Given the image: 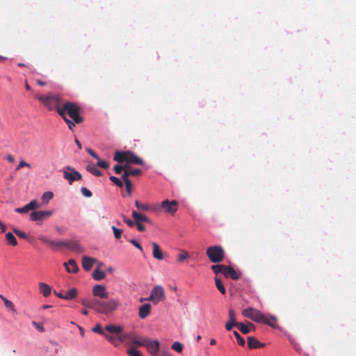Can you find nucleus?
I'll return each mask as SVG.
<instances>
[{
	"label": "nucleus",
	"instance_id": "nucleus-35",
	"mask_svg": "<svg viewBox=\"0 0 356 356\" xmlns=\"http://www.w3.org/2000/svg\"><path fill=\"white\" fill-rule=\"evenodd\" d=\"M54 197V194L52 192H50V191H47V192H44L42 197H41V200H42L43 202L44 203H48L49 201L50 200H51Z\"/></svg>",
	"mask_w": 356,
	"mask_h": 356
},
{
	"label": "nucleus",
	"instance_id": "nucleus-3",
	"mask_svg": "<svg viewBox=\"0 0 356 356\" xmlns=\"http://www.w3.org/2000/svg\"><path fill=\"white\" fill-rule=\"evenodd\" d=\"M114 160L120 163L123 162L136 165H143L145 163L142 159L129 151L116 152L114 155Z\"/></svg>",
	"mask_w": 356,
	"mask_h": 356
},
{
	"label": "nucleus",
	"instance_id": "nucleus-37",
	"mask_svg": "<svg viewBox=\"0 0 356 356\" xmlns=\"http://www.w3.org/2000/svg\"><path fill=\"white\" fill-rule=\"evenodd\" d=\"M109 342H111L113 346H118V339L115 338L114 336L113 335H110V334H108L107 333L105 334V335L104 336Z\"/></svg>",
	"mask_w": 356,
	"mask_h": 356
},
{
	"label": "nucleus",
	"instance_id": "nucleus-13",
	"mask_svg": "<svg viewBox=\"0 0 356 356\" xmlns=\"http://www.w3.org/2000/svg\"><path fill=\"white\" fill-rule=\"evenodd\" d=\"M53 214L51 211H33L30 214V219L32 221L42 220Z\"/></svg>",
	"mask_w": 356,
	"mask_h": 356
},
{
	"label": "nucleus",
	"instance_id": "nucleus-45",
	"mask_svg": "<svg viewBox=\"0 0 356 356\" xmlns=\"http://www.w3.org/2000/svg\"><path fill=\"white\" fill-rule=\"evenodd\" d=\"M240 323L238 322H233V321H227L225 324V329L227 331H230L233 327H238V325Z\"/></svg>",
	"mask_w": 356,
	"mask_h": 356
},
{
	"label": "nucleus",
	"instance_id": "nucleus-6",
	"mask_svg": "<svg viewBox=\"0 0 356 356\" xmlns=\"http://www.w3.org/2000/svg\"><path fill=\"white\" fill-rule=\"evenodd\" d=\"M252 321L259 323H264L272 327H275L277 318L274 316H266L260 311L255 309Z\"/></svg>",
	"mask_w": 356,
	"mask_h": 356
},
{
	"label": "nucleus",
	"instance_id": "nucleus-24",
	"mask_svg": "<svg viewBox=\"0 0 356 356\" xmlns=\"http://www.w3.org/2000/svg\"><path fill=\"white\" fill-rule=\"evenodd\" d=\"M39 289L40 293L44 296L48 297L51 291V287L44 282H40L39 283Z\"/></svg>",
	"mask_w": 356,
	"mask_h": 356
},
{
	"label": "nucleus",
	"instance_id": "nucleus-46",
	"mask_svg": "<svg viewBox=\"0 0 356 356\" xmlns=\"http://www.w3.org/2000/svg\"><path fill=\"white\" fill-rule=\"evenodd\" d=\"M233 334H234V337H236V339H237L238 343L241 346H245V340L241 337V335L238 334V332L237 331H234Z\"/></svg>",
	"mask_w": 356,
	"mask_h": 356
},
{
	"label": "nucleus",
	"instance_id": "nucleus-8",
	"mask_svg": "<svg viewBox=\"0 0 356 356\" xmlns=\"http://www.w3.org/2000/svg\"><path fill=\"white\" fill-rule=\"evenodd\" d=\"M63 178L68 181L70 184L73 181L82 179V175L76 170L67 165L66 170L63 171Z\"/></svg>",
	"mask_w": 356,
	"mask_h": 356
},
{
	"label": "nucleus",
	"instance_id": "nucleus-19",
	"mask_svg": "<svg viewBox=\"0 0 356 356\" xmlns=\"http://www.w3.org/2000/svg\"><path fill=\"white\" fill-rule=\"evenodd\" d=\"M248 346L250 349L263 348L265 344L259 342L256 338L253 337H248Z\"/></svg>",
	"mask_w": 356,
	"mask_h": 356
},
{
	"label": "nucleus",
	"instance_id": "nucleus-1",
	"mask_svg": "<svg viewBox=\"0 0 356 356\" xmlns=\"http://www.w3.org/2000/svg\"><path fill=\"white\" fill-rule=\"evenodd\" d=\"M80 107L78 104L71 102H63L61 108L58 109V114L64 120L70 130H73L76 124H81L83 118L79 115Z\"/></svg>",
	"mask_w": 356,
	"mask_h": 356
},
{
	"label": "nucleus",
	"instance_id": "nucleus-53",
	"mask_svg": "<svg viewBox=\"0 0 356 356\" xmlns=\"http://www.w3.org/2000/svg\"><path fill=\"white\" fill-rule=\"evenodd\" d=\"M129 334H122V332L120 334L117 335V339L119 342L122 343L126 339H128Z\"/></svg>",
	"mask_w": 356,
	"mask_h": 356
},
{
	"label": "nucleus",
	"instance_id": "nucleus-31",
	"mask_svg": "<svg viewBox=\"0 0 356 356\" xmlns=\"http://www.w3.org/2000/svg\"><path fill=\"white\" fill-rule=\"evenodd\" d=\"M0 298L3 301L4 305L7 309H10L13 312L16 311L15 308V305L11 301H10L9 300H8L6 298L3 297L1 294H0Z\"/></svg>",
	"mask_w": 356,
	"mask_h": 356
},
{
	"label": "nucleus",
	"instance_id": "nucleus-18",
	"mask_svg": "<svg viewBox=\"0 0 356 356\" xmlns=\"http://www.w3.org/2000/svg\"><path fill=\"white\" fill-rule=\"evenodd\" d=\"M151 305L146 303L141 305L138 309V316L141 319L147 318L151 312Z\"/></svg>",
	"mask_w": 356,
	"mask_h": 356
},
{
	"label": "nucleus",
	"instance_id": "nucleus-10",
	"mask_svg": "<svg viewBox=\"0 0 356 356\" xmlns=\"http://www.w3.org/2000/svg\"><path fill=\"white\" fill-rule=\"evenodd\" d=\"M143 346L147 348L149 353L152 356H158L160 353V343L158 340L150 341L149 339H147Z\"/></svg>",
	"mask_w": 356,
	"mask_h": 356
},
{
	"label": "nucleus",
	"instance_id": "nucleus-54",
	"mask_svg": "<svg viewBox=\"0 0 356 356\" xmlns=\"http://www.w3.org/2000/svg\"><path fill=\"white\" fill-rule=\"evenodd\" d=\"M129 242L135 246L136 248H138L141 252H143V249L142 246L139 244V243L136 241L135 239H131Z\"/></svg>",
	"mask_w": 356,
	"mask_h": 356
},
{
	"label": "nucleus",
	"instance_id": "nucleus-28",
	"mask_svg": "<svg viewBox=\"0 0 356 356\" xmlns=\"http://www.w3.org/2000/svg\"><path fill=\"white\" fill-rule=\"evenodd\" d=\"M288 339L296 351L298 353H300L302 351L300 344L292 336L288 335Z\"/></svg>",
	"mask_w": 356,
	"mask_h": 356
},
{
	"label": "nucleus",
	"instance_id": "nucleus-42",
	"mask_svg": "<svg viewBox=\"0 0 356 356\" xmlns=\"http://www.w3.org/2000/svg\"><path fill=\"white\" fill-rule=\"evenodd\" d=\"M92 332H95V333H97V334H99L102 336H104L105 334L106 333L105 332V330H104L102 327V326L100 325V324H97L92 329Z\"/></svg>",
	"mask_w": 356,
	"mask_h": 356
},
{
	"label": "nucleus",
	"instance_id": "nucleus-63",
	"mask_svg": "<svg viewBox=\"0 0 356 356\" xmlns=\"http://www.w3.org/2000/svg\"><path fill=\"white\" fill-rule=\"evenodd\" d=\"M39 240L42 242H43L44 243L47 244V245H49V241L50 239H49L47 236H40L39 237Z\"/></svg>",
	"mask_w": 356,
	"mask_h": 356
},
{
	"label": "nucleus",
	"instance_id": "nucleus-11",
	"mask_svg": "<svg viewBox=\"0 0 356 356\" xmlns=\"http://www.w3.org/2000/svg\"><path fill=\"white\" fill-rule=\"evenodd\" d=\"M92 294L94 296L99 297L102 299L108 298V293L105 286L102 284H96L92 288Z\"/></svg>",
	"mask_w": 356,
	"mask_h": 356
},
{
	"label": "nucleus",
	"instance_id": "nucleus-61",
	"mask_svg": "<svg viewBox=\"0 0 356 356\" xmlns=\"http://www.w3.org/2000/svg\"><path fill=\"white\" fill-rule=\"evenodd\" d=\"M87 152L93 158L96 159L97 160L99 159V156L92 149L88 148Z\"/></svg>",
	"mask_w": 356,
	"mask_h": 356
},
{
	"label": "nucleus",
	"instance_id": "nucleus-48",
	"mask_svg": "<svg viewBox=\"0 0 356 356\" xmlns=\"http://www.w3.org/2000/svg\"><path fill=\"white\" fill-rule=\"evenodd\" d=\"M112 230L113 231L114 236L116 239L120 238L122 233V230L115 227V226L111 227Z\"/></svg>",
	"mask_w": 356,
	"mask_h": 356
},
{
	"label": "nucleus",
	"instance_id": "nucleus-29",
	"mask_svg": "<svg viewBox=\"0 0 356 356\" xmlns=\"http://www.w3.org/2000/svg\"><path fill=\"white\" fill-rule=\"evenodd\" d=\"M105 276L106 273L98 268H96L92 273L93 279L98 281L103 280Z\"/></svg>",
	"mask_w": 356,
	"mask_h": 356
},
{
	"label": "nucleus",
	"instance_id": "nucleus-2",
	"mask_svg": "<svg viewBox=\"0 0 356 356\" xmlns=\"http://www.w3.org/2000/svg\"><path fill=\"white\" fill-rule=\"evenodd\" d=\"M36 98L49 111L60 109L63 104V99L59 94L49 93L47 95H37Z\"/></svg>",
	"mask_w": 356,
	"mask_h": 356
},
{
	"label": "nucleus",
	"instance_id": "nucleus-16",
	"mask_svg": "<svg viewBox=\"0 0 356 356\" xmlns=\"http://www.w3.org/2000/svg\"><path fill=\"white\" fill-rule=\"evenodd\" d=\"M104 330L113 334H120L124 331V327L120 325L108 324L104 327Z\"/></svg>",
	"mask_w": 356,
	"mask_h": 356
},
{
	"label": "nucleus",
	"instance_id": "nucleus-23",
	"mask_svg": "<svg viewBox=\"0 0 356 356\" xmlns=\"http://www.w3.org/2000/svg\"><path fill=\"white\" fill-rule=\"evenodd\" d=\"M132 217L134 218L135 222H146L147 223H151V220L147 216L143 214L139 213L135 211L132 212Z\"/></svg>",
	"mask_w": 356,
	"mask_h": 356
},
{
	"label": "nucleus",
	"instance_id": "nucleus-51",
	"mask_svg": "<svg viewBox=\"0 0 356 356\" xmlns=\"http://www.w3.org/2000/svg\"><path fill=\"white\" fill-rule=\"evenodd\" d=\"M81 192L82 195L86 197H90L92 195V192L85 187H82L81 188Z\"/></svg>",
	"mask_w": 356,
	"mask_h": 356
},
{
	"label": "nucleus",
	"instance_id": "nucleus-15",
	"mask_svg": "<svg viewBox=\"0 0 356 356\" xmlns=\"http://www.w3.org/2000/svg\"><path fill=\"white\" fill-rule=\"evenodd\" d=\"M63 246L67 247L70 250L74 251L77 253H81L84 251L83 248L76 241H69L64 242V244Z\"/></svg>",
	"mask_w": 356,
	"mask_h": 356
},
{
	"label": "nucleus",
	"instance_id": "nucleus-47",
	"mask_svg": "<svg viewBox=\"0 0 356 356\" xmlns=\"http://www.w3.org/2000/svg\"><path fill=\"white\" fill-rule=\"evenodd\" d=\"M29 209L31 210H35L40 207V204L36 200H31L29 204H27Z\"/></svg>",
	"mask_w": 356,
	"mask_h": 356
},
{
	"label": "nucleus",
	"instance_id": "nucleus-21",
	"mask_svg": "<svg viewBox=\"0 0 356 356\" xmlns=\"http://www.w3.org/2000/svg\"><path fill=\"white\" fill-rule=\"evenodd\" d=\"M238 329L244 334H247L250 332L251 330H255V326L250 322H248V324L240 323Z\"/></svg>",
	"mask_w": 356,
	"mask_h": 356
},
{
	"label": "nucleus",
	"instance_id": "nucleus-22",
	"mask_svg": "<svg viewBox=\"0 0 356 356\" xmlns=\"http://www.w3.org/2000/svg\"><path fill=\"white\" fill-rule=\"evenodd\" d=\"M153 247L152 254L153 257L158 260H162L163 259V252L159 247V245L156 242L152 243Z\"/></svg>",
	"mask_w": 356,
	"mask_h": 356
},
{
	"label": "nucleus",
	"instance_id": "nucleus-55",
	"mask_svg": "<svg viewBox=\"0 0 356 356\" xmlns=\"http://www.w3.org/2000/svg\"><path fill=\"white\" fill-rule=\"evenodd\" d=\"M130 175H131L130 170H123V174L122 175V178L123 181H125V180H130L129 179V177Z\"/></svg>",
	"mask_w": 356,
	"mask_h": 356
},
{
	"label": "nucleus",
	"instance_id": "nucleus-20",
	"mask_svg": "<svg viewBox=\"0 0 356 356\" xmlns=\"http://www.w3.org/2000/svg\"><path fill=\"white\" fill-rule=\"evenodd\" d=\"M65 266L68 273H76L79 270L74 259H70L67 263H65Z\"/></svg>",
	"mask_w": 356,
	"mask_h": 356
},
{
	"label": "nucleus",
	"instance_id": "nucleus-34",
	"mask_svg": "<svg viewBox=\"0 0 356 356\" xmlns=\"http://www.w3.org/2000/svg\"><path fill=\"white\" fill-rule=\"evenodd\" d=\"M254 310L255 309L252 308V307H248V309H244L242 312V314L246 317V318H250L251 320H252L253 317H254Z\"/></svg>",
	"mask_w": 356,
	"mask_h": 356
},
{
	"label": "nucleus",
	"instance_id": "nucleus-25",
	"mask_svg": "<svg viewBox=\"0 0 356 356\" xmlns=\"http://www.w3.org/2000/svg\"><path fill=\"white\" fill-rule=\"evenodd\" d=\"M86 170L90 172L92 175L96 177H100L102 175V172L97 168V167L92 163H90L86 166Z\"/></svg>",
	"mask_w": 356,
	"mask_h": 356
},
{
	"label": "nucleus",
	"instance_id": "nucleus-39",
	"mask_svg": "<svg viewBox=\"0 0 356 356\" xmlns=\"http://www.w3.org/2000/svg\"><path fill=\"white\" fill-rule=\"evenodd\" d=\"M127 353L129 356H142L141 353L134 347L129 348L127 350Z\"/></svg>",
	"mask_w": 356,
	"mask_h": 356
},
{
	"label": "nucleus",
	"instance_id": "nucleus-52",
	"mask_svg": "<svg viewBox=\"0 0 356 356\" xmlns=\"http://www.w3.org/2000/svg\"><path fill=\"white\" fill-rule=\"evenodd\" d=\"M29 211H31V209H29L28 204L24 206L23 207L17 208V209H15V211L17 212V213H27Z\"/></svg>",
	"mask_w": 356,
	"mask_h": 356
},
{
	"label": "nucleus",
	"instance_id": "nucleus-33",
	"mask_svg": "<svg viewBox=\"0 0 356 356\" xmlns=\"http://www.w3.org/2000/svg\"><path fill=\"white\" fill-rule=\"evenodd\" d=\"M211 268L216 274V275L218 273L223 274V271L225 268V265H222V264L213 265V266H211Z\"/></svg>",
	"mask_w": 356,
	"mask_h": 356
},
{
	"label": "nucleus",
	"instance_id": "nucleus-62",
	"mask_svg": "<svg viewBox=\"0 0 356 356\" xmlns=\"http://www.w3.org/2000/svg\"><path fill=\"white\" fill-rule=\"evenodd\" d=\"M135 224L138 231L143 232L145 230V226L142 224V222H135Z\"/></svg>",
	"mask_w": 356,
	"mask_h": 356
},
{
	"label": "nucleus",
	"instance_id": "nucleus-9",
	"mask_svg": "<svg viewBox=\"0 0 356 356\" xmlns=\"http://www.w3.org/2000/svg\"><path fill=\"white\" fill-rule=\"evenodd\" d=\"M160 209L165 213L174 215L178 209V202L176 200H163L160 205Z\"/></svg>",
	"mask_w": 356,
	"mask_h": 356
},
{
	"label": "nucleus",
	"instance_id": "nucleus-50",
	"mask_svg": "<svg viewBox=\"0 0 356 356\" xmlns=\"http://www.w3.org/2000/svg\"><path fill=\"white\" fill-rule=\"evenodd\" d=\"M124 182V184H125V188H126V191L127 192L128 194H131V191H132V183L130 180H125Z\"/></svg>",
	"mask_w": 356,
	"mask_h": 356
},
{
	"label": "nucleus",
	"instance_id": "nucleus-58",
	"mask_svg": "<svg viewBox=\"0 0 356 356\" xmlns=\"http://www.w3.org/2000/svg\"><path fill=\"white\" fill-rule=\"evenodd\" d=\"M142 173V171L140 169L138 168H134L130 170V174L131 176H138Z\"/></svg>",
	"mask_w": 356,
	"mask_h": 356
},
{
	"label": "nucleus",
	"instance_id": "nucleus-12",
	"mask_svg": "<svg viewBox=\"0 0 356 356\" xmlns=\"http://www.w3.org/2000/svg\"><path fill=\"white\" fill-rule=\"evenodd\" d=\"M147 339L141 335H138L134 332L129 333L127 344H133L139 346H143Z\"/></svg>",
	"mask_w": 356,
	"mask_h": 356
},
{
	"label": "nucleus",
	"instance_id": "nucleus-60",
	"mask_svg": "<svg viewBox=\"0 0 356 356\" xmlns=\"http://www.w3.org/2000/svg\"><path fill=\"white\" fill-rule=\"evenodd\" d=\"M229 321H233V322H236V316H235V313H234V311L233 309H230L229 311Z\"/></svg>",
	"mask_w": 356,
	"mask_h": 356
},
{
	"label": "nucleus",
	"instance_id": "nucleus-56",
	"mask_svg": "<svg viewBox=\"0 0 356 356\" xmlns=\"http://www.w3.org/2000/svg\"><path fill=\"white\" fill-rule=\"evenodd\" d=\"M24 167L30 168L31 165L24 161H21L19 162V165H17V167L16 168V170H19V169H21L22 168H24Z\"/></svg>",
	"mask_w": 356,
	"mask_h": 356
},
{
	"label": "nucleus",
	"instance_id": "nucleus-5",
	"mask_svg": "<svg viewBox=\"0 0 356 356\" xmlns=\"http://www.w3.org/2000/svg\"><path fill=\"white\" fill-rule=\"evenodd\" d=\"M146 300L152 302L154 305H157L160 302L164 301L165 300L164 288L161 285L153 287L150 291L149 297Z\"/></svg>",
	"mask_w": 356,
	"mask_h": 356
},
{
	"label": "nucleus",
	"instance_id": "nucleus-4",
	"mask_svg": "<svg viewBox=\"0 0 356 356\" xmlns=\"http://www.w3.org/2000/svg\"><path fill=\"white\" fill-rule=\"evenodd\" d=\"M225 251L220 245L209 247L207 249V255L213 263H219L225 258Z\"/></svg>",
	"mask_w": 356,
	"mask_h": 356
},
{
	"label": "nucleus",
	"instance_id": "nucleus-49",
	"mask_svg": "<svg viewBox=\"0 0 356 356\" xmlns=\"http://www.w3.org/2000/svg\"><path fill=\"white\" fill-rule=\"evenodd\" d=\"M97 165L98 167L102 168L104 169H108L109 168L108 162L106 161H102L100 159V158H99V159H97Z\"/></svg>",
	"mask_w": 356,
	"mask_h": 356
},
{
	"label": "nucleus",
	"instance_id": "nucleus-59",
	"mask_svg": "<svg viewBox=\"0 0 356 356\" xmlns=\"http://www.w3.org/2000/svg\"><path fill=\"white\" fill-rule=\"evenodd\" d=\"M123 217V221L127 224V225L130 227H133L135 224V221H132L131 220L127 218L126 216H122Z\"/></svg>",
	"mask_w": 356,
	"mask_h": 356
},
{
	"label": "nucleus",
	"instance_id": "nucleus-40",
	"mask_svg": "<svg viewBox=\"0 0 356 356\" xmlns=\"http://www.w3.org/2000/svg\"><path fill=\"white\" fill-rule=\"evenodd\" d=\"M189 257L188 253L185 250H181V252L179 254L177 260L179 262H182L185 259H188Z\"/></svg>",
	"mask_w": 356,
	"mask_h": 356
},
{
	"label": "nucleus",
	"instance_id": "nucleus-26",
	"mask_svg": "<svg viewBox=\"0 0 356 356\" xmlns=\"http://www.w3.org/2000/svg\"><path fill=\"white\" fill-rule=\"evenodd\" d=\"M77 289L76 288H72L64 295V299L67 300H74L77 296Z\"/></svg>",
	"mask_w": 356,
	"mask_h": 356
},
{
	"label": "nucleus",
	"instance_id": "nucleus-32",
	"mask_svg": "<svg viewBox=\"0 0 356 356\" xmlns=\"http://www.w3.org/2000/svg\"><path fill=\"white\" fill-rule=\"evenodd\" d=\"M6 238L10 245L13 246H16L17 245V239L12 232H8L6 234Z\"/></svg>",
	"mask_w": 356,
	"mask_h": 356
},
{
	"label": "nucleus",
	"instance_id": "nucleus-27",
	"mask_svg": "<svg viewBox=\"0 0 356 356\" xmlns=\"http://www.w3.org/2000/svg\"><path fill=\"white\" fill-rule=\"evenodd\" d=\"M102 301L97 299L90 300V309L95 310L97 312L100 313L102 308Z\"/></svg>",
	"mask_w": 356,
	"mask_h": 356
},
{
	"label": "nucleus",
	"instance_id": "nucleus-44",
	"mask_svg": "<svg viewBox=\"0 0 356 356\" xmlns=\"http://www.w3.org/2000/svg\"><path fill=\"white\" fill-rule=\"evenodd\" d=\"M63 244H64V241H54L50 240L48 245L50 248H57V247H62L63 245Z\"/></svg>",
	"mask_w": 356,
	"mask_h": 356
},
{
	"label": "nucleus",
	"instance_id": "nucleus-7",
	"mask_svg": "<svg viewBox=\"0 0 356 356\" xmlns=\"http://www.w3.org/2000/svg\"><path fill=\"white\" fill-rule=\"evenodd\" d=\"M120 302L116 299H110L108 301H102L101 314H108L115 312L120 306Z\"/></svg>",
	"mask_w": 356,
	"mask_h": 356
},
{
	"label": "nucleus",
	"instance_id": "nucleus-14",
	"mask_svg": "<svg viewBox=\"0 0 356 356\" xmlns=\"http://www.w3.org/2000/svg\"><path fill=\"white\" fill-rule=\"evenodd\" d=\"M98 260L96 258L83 256L82 257V267L86 271H89L94 264L97 263Z\"/></svg>",
	"mask_w": 356,
	"mask_h": 356
},
{
	"label": "nucleus",
	"instance_id": "nucleus-64",
	"mask_svg": "<svg viewBox=\"0 0 356 356\" xmlns=\"http://www.w3.org/2000/svg\"><path fill=\"white\" fill-rule=\"evenodd\" d=\"M158 356H171V354L168 350H162L160 351Z\"/></svg>",
	"mask_w": 356,
	"mask_h": 356
},
{
	"label": "nucleus",
	"instance_id": "nucleus-38",
	"mask_svg": "<svg viewBox=\"0 0 356 356\" xmlns=\"http://www.w3.org/2000/svg\"><path fill=\"white\" fill-rule=\"evenodd\" d=\"M135 205L138 210L148 211L149 209V207L148 204L140 203L138 200L135 201Z\"/></svg>",
	"mask_w": 356,
	"mask_h": 356
},
{
	"label": "nucleus",
	"instance_id": "nucleus-57",
	"mask_svg": "<svg viewBox=\"0 0 356 356\" xmlns=\"http://www.w3.org/2000/svg\"><path fill=\"white\" fill-rule=\"evenodd\" d=\"M113 170L116 174H121L124 170V167L120 165H116L114 166Z\"/></svg>",
	"mask_w": 356,
	"mask_h": 356
},
{
	"label": "nucleus",
	"instance_id": "nucleus-17",
	"mask_svg": "<svg viewBox=\"0 0 356 356\" xmlns=\"http://www.w3.org/2000/svg\"><path fill=\"white\" fill-rule=\"evenodd\" d=\"M223 275L226 277H230L234 280L239 279V274L231 266H225V268L223 271Z\"/></svg>",
	"mask_w": 356,
	"mask_h": 356
},
{
	"label": "nucleus",
	"instance_id": "nucleus-43",
	"mask_svg": "<svg viewBox=\"0 0 356 356\" xmlns=\"http://www.w3.org/2000/svg\"><path fill=\"white\" fill-rule=\"evenodd\" d=\"M13 231L20 238L26 239L28 238V235L24 232L19 230L16 228H13Z\"/></svg>",
	"mask_w": 356,
	"mask_h": 356
},
{
	"label": "nucleus",
	"instance_id": "nucleus-30",
	"mask_svg": "<svg viewBox=\"0 0 356 356\" xmlns=\"http://www.w3.org/2000/svg\"><path fill=\"white\" fill-rule=\"evenodd\" d=\"M215 283L218 291L223 295L226 293V289L222 284V280L217 276L215 277Z\"/></svg>",
	"mask_w": 356,
	"mask_h": 356
},
{
	"label": "nucleus",
	"instance_id": "nucleus-36",
	"mask_svg": "<svg viewBox=\"0 0 356 356\" xmlns=\"http://www.w3.org/2000/svg\"><path fill=\"white\" fill-rule=\"evenodd\" d=\"M183 348H184L183 344L179 342V341H175L172 345V349L175 350L176 352H177L179 353L182 352Z\"/></svg>",
	"mask_w": 356,
	"mask_h": 356
},
{
	"label": "nucleus",
	"instance_id": "nucleus-41",
	"mask_svg": "<svg viewBox=\"0 0 356 356\" xmlns=\"http://www.w3.org/2000/svg\"><path fill=\"white\" fill-rule=\"evenodd\" d=\"M110 180L113 183L115 184V185H117L118 187L120 188H122L123 186H124V184L123 182L118 177H115V176H111L109 177Z\"/></svg>",
	"mask_w": 356,
	"mask_h": 356
}]
</instances>
